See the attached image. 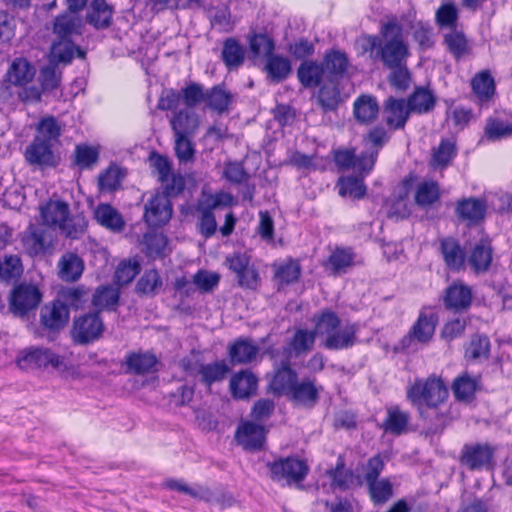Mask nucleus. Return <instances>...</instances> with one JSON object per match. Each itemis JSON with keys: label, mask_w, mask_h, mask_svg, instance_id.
Segmentation results:
<instances>
[{"label": "nucleus", "mask_w": 512, "mask_h": 512, "mask_svg": "<svg viewBox=\"0 0 512 512\" xmlns=\"http://www.w3.org/2000/svg\"><path fill=\"white\" fill-rule=\"evenodd\" d=\"M362 40L363 52L369 53L370 59L381 61L384 67L406 63L410 56L403 25L395 15L380 22L379 35H366Z\"/></svg>", "instance_id": "obj_1"}, {"label": "nucleus", "mask_w": 512, "mask_h": 512, "mask_svg": "<svg viewBox=\"0 0 512 512\" xmlns=\"http://www.w3.org/2000/svg\"><path fill=\"white\" fill-rule=\"evenodd\" d=\"M448 397V390L441 378L431 375L426 379H416L407 389V398L419 410L420 417L426 419L423 405L433 409L436 423L428 428V433L436 434L441 432L446 424V415L439 413L437 407L444 403Z\"/></svg>", "instance_id": "obj_2"}, {"label": "nucleus", "mask_w": 512, "mask_h": 512, "mask_svg": "<svg viewBox=\"0 0 512 512\" xmlns=\"http://www.w3.org/2000/svg\"><path fill=\"white\" fill-rule=\"evenodd\" d=\"M41 223L46 228L58 230L71 240L81 238L87 229V220L82 214H70L68 203L49 200L39 207Z\"/></svg>", "instance_id": "obj_3"}, {"label": "nucleus", "mask_w": 512, "mask_h": 512, "mask_svg": "<svg viewBox=\"0 0 512 512\" xmlns=\"http://www.w3.org/2000/svg\"><path fill=\"white\" fill-rule=\"evenodd\" d=\"M319 335H325L322 342L328 350L349 349L357 342L358 327L356 324L341 326L338 315L330 310H324L313 318Z\"/></svg>", "instance_id": "obj_4"}, {"label": "nucleus", "mask_w": 512, "mask_h": 512, "mask_svg": "<svg viewBox=\"0 0 512 512\" xmlns=\"http://www.w3.org/2000/svg\"><path fill=\"white\" fill-rule=\"evenodd\" d=\"M272 481L282 485H298L307 476L309 466L297 457H280L266 463Z\"/></svg>", "instance_id": "obj_5"}, {"label": "nucleus", "mask_w": 512, "mask_h": 512, "mask_svg": "<svg viewBox=\"0 0 512 512\" xmlns=\"http://www.w3.org/2000/svg\"><path fill=\"white\" fill-rule=\"evenodd\" d=\"M42 297V292L37 285L20 283L11 292L9 309L17 317H28L38 308Z\"/></svg>", "instance_id": "obj_6"}, {"label": "nucleus", "mask_w": 512, "mask_h": 512, "mask_svg": "<svg viewBox=\"0 0 512 512\" xmlns=\"http://www.w3.org/2000/svg\"><path fill=\"white\" fill-rule=\"evenodd\" d=\"M63 360L52 350L45 347H29L19 352L17 364L23 370H33L40 368H60Z\"/></svg>", "instance_id": "obj_7"}, {"label": "nucleus", "mask_w": 512, "mask_h": 512, "mask_svg": "<svg viewBox=\"0 0 512 512\" xmlns=\"http://www.w3.org/2000/svg\"><path fill=\"white\" fill-rule=\"evenodd\" d=\"M104 331V324L99 312L88 313L74 320L71 330L73 340L85 345L98 340Z\"/></svg>", "instance_id": "obj_8"}, {"label": "nucleus", "mask_w": 512, "mask_h": 512, "mask_svg": "<svg viewBox=\"0 0 512 512\" xmlns=\"http://www.w3.org/2000/svg\"><path fill=\"white\" fill-rule=\"evenodd\" d=\"M494 448L487 443H471L462 447L459 461L469 470L489 469L492 466Z\"/></svg>", "instance_id": "obj_9"}, {"label": "nucleus", "mask_w": 512, "mask_h": 512, "mask_svg": "<svg viewBox=\"0 0 512 512\" xmlns=\"http://www.w3.org/2000/svg\"><path fill=\"white\" fill-rule=\"evenodd\" d=\"M54 146L35 138L26 147L24 158L30 166L37 168L56 167L59 163V157L55 154Z\"/></svg>", "instance_id": "obj_10"}, {"label": "nucleus", "mask_w": 512, "mask_h": 512, "mask_svg": "<svg viewBox=\"0 0 512 512\" xmlns=\"http://www.w3.org/2000/svg\"><path fill=\"white\" fill-rule=\"evenodd\" d=\"M438 323V316L432 312L421 311L409 334L401 340L402 348H409L412 341L427 344L432 339Z\"/></svg>", "instance_id": "obj_11"}, {"label": "nucleus", "mask_w": 512, "mask_h": 512, "mask_svg": "<svg viewBox=\"0 0 512 512\" xmlns=\"http://www.w3.org/2000/svg\"><path fill=\"white\" fill-rule=\"evenodd\" d=\"M22 244L30 256H37L52 249L53 237L46 227L31 224L23 234Z\"/></svg>", "instance_id": "obj_12"}, {"label": "nucleus", "mask_w": 512, "mask_h": 512, "mask_svg": "<svg viewBox=\"0 0 512 512\" xmlns=\"http://www.w3.org/2000/svg\"><path fill=\"white\" fill-rule=\"evenodd\" d=\"M69 317L68 305L60 300H54L41 308L40 323L48 331L59 332L68 324Z\"/></svg>", "instance_id": "obj_13"}, {"label": "nucleus", "mask_w": 512, "mask_h": 512, "mask_svg": "<svg viewBox=\"0 0 512 512\" xmlns=\"http://www.w3.org/2000/svg\"><path fill=\"white\" fill-rule=\"evenodd\" d=\"M318 334L316 327L315 330L295 329L293 336L286 341V345L283 347L286 358L307 355L313 350Z\"/></svg>", "instance_id": "obj_14"}, {"label": "nucleus", "mask_w": 512, "mask_h": 512, "mask_svg": "<svg viewBox=\"0 0 512 512\" xmlns=\"http://www.w3.org/2000/svg\"><path fill=\"white\" fill-rule=\"evenodd\" d=\"M172 216V206L164 195L153 196L145 205L144 220L150 227L165 225Z\"/></svg>", "instance_id": "obj_15"}, {"label": "nucleus", "mask_w": 512, "mask_h": 512, "mask_svg": "<svg viewBox=\"0 0 512 512\" xmlns=\"http://www.w3.org/2000/svg\"><path fill=\"white\" fill-rule=\"evenodd\" d=\"M235 439L245 450H259L265 442V429L252 421H243L237 427Z\"/></svg>", "instance_id": "obj_16"}, {"label": "nucleus", "mask_w": 512, "mask_h": 512, "mask_svg": "<svg viewBox=\"0 0 512 512\" xmlns=\"http://www.w3.org/2000/svg\"><path fill=\"white\" fill-rule=\"evenodd\" d=\"M412 110L404 99L388 97L384 103L383 115L386 124L393 130L403 129Z\"/></svg>", "instance_id": "obj_17"}, {"label": "nucleus", "mask_w": 512, "mask_h": 512, "mask_svg": "<svg viewBox=\"0 0 512 512\" xmlns=\"http://www.w3.org/2000/svg\"><path fill=\"white\" fill-rule=\"evenodd\" d=\"M114 8L105 0H92L86 9L85 22L96 30L111 26Z\"/></svg>", "instance_id": "obj_18"}, {"label": "nucleus", "mask_w": 512, "mask_h": 512, "mask_svg": "<svg viewBox=\"0 0 512 512\" xmlns=\"http://www.w3.org/2000/svg\"><path fill=\"white\" fill-rule=\"evenodd\" d=\"M472 299L470 287L463 283H454L445 290L443 303L448 310L463 312L471 306Z\"/></svg>", "instance_id": "obj_19"}, {"label": "nucleus", "mask_w": 512, "mask_h": 512, "mask_svg": "<svg viewBox=\"0 0 512 512\" xmlns=\"http://www.w3.org/2000/svg\"><path fill=\"white\" fill-rule=\"evenodd\" d=\"M295 381H297V373L291 368L290 359L285 358L276 365L269 388L275 395H288Z\"/></svg>", "instance_id": "obj_20"}, {"label": "nucleus", "mask_w": 512, "mask_h": 512, "mask_svg": "<svg viewBox=\"0 0 512 512\" xmlns=\"http://www.w3.org/2000/svg\"><path fill=\"white\" fill-rule=\"evenodd\" d=\"M64 127V123L53 115H45L39 119L35 126L34 138L57 147L60 144Z\"/></svg>", "instance_id": "obj_21"}, {"label": "nucleus", "mask_w": 512, "mask_h": 512, "mask_svg": "<svg viewBox=\"0 0 512 512\" xmlns=\"http://www.w3.org/2000/svg\"><path fill=\"white\" fill-rule=\"evenodd\" d=\"M322 64L325 68L326 78L341 81L347 74L349 58L339 49L327 50L323 56Z\"/></svg>", "instance_id": "obj_22"}, {"label": "nucleus", "mask_w": 512, "mask_h": 512, "mask_svg": "<svg viewBox=\"0 0 512 512\" xmlns=\"http://www.w3.org/2000/svg\"><path fill=\"white\" fill-rule=\"evenodd\" d=\"M486 202L479 198H464L456 205V215L469 226L481 222L486 214Z\"/></svg>", "instance_id": "obj_23"}, {"label": "nucleus", "mask_w": 512, "mask_h": 512, "mask_svg": "<svg viewBox=\"0 0 512 512\" xmlns=\"http://www.w3.org/2000/svg\"><path fill=\"white\" fill-rule=\"evenodd\" d=\"M297 79L306 89L316 88L326 79L325 68L317 60H304L297 68Z\"/></svg>", "instance_id": "obj_24"}, {"label": "nucleus", "mask_w": 512, "mask_h": 512, "mask_svg": "<svg viewBox=\"0 0 512 512\" xmlns=\"http://www.w3.org/2000/svg\"><path fill=\"white\" fill-rule=\"evenodd\" d=\"M318 87L317 104L324 112L335 111L342 102L340 81L325 79Z\"/></svg>", "instance_id": "obj_25"}, {"label": "nucleus", "mask_w": 512, "mask_h": 512, "mask_svg": "<svg viewBox=\"0 0 512 512\" xmlns=\"http://www.w3.org/2000/svg\"><path fill=\"white\" fill-rule=\"evenodd\" d=\"M35 73L34 66L25 58H15L6 72L5 82L22 87L33 80Z\"/></svg>", "instance_id": "obj_26"}, {"label": "nucleus", "mask_w": 512, "mask_h": 512, "mask_svg": "<svg viewBox=\"0 0 512 512\" xmlns=\"http://www.w3.org/2000/svg\"><path fill=\"white\" fill-rule=\"evenodd\" d=\"M493 249L488 238H481L471 249L468 264L476 273L488 271L491 266Z\"/></svg>", "instance_id": "obj_27"}, {"label": "nucleus", "mask_w": 512, "mask_h": 512, "mask_svg": "<svg viewBox=\"0 0 512 512\" xmlns=\"http://www.w3.org/2000/svg\"><path fill=\"white\" fill-rule=\"evenodd\" d=\"M83 20L76 12L65 11L58 15L53 24V32L59 39H68L82 33Z\"/></svg>", "instance_id": "obj_28"}, {"label": "nucleus", "mask_w": 512, "mask_h": 512, "mask_svg": "<svg viewBox=\"0 0 512 512\" xmlns=\"http://www.w3.org/2000/svg\"><path fill=\"white\" fill-rule=\"evenodd\" d=\"M259 346L246 338H238L228 347V355L233 365L250 364L256 360Z\"/></svg>", "instance_id": "obj_29"}, {"label": "nucleus", "mask_w": 512, "mask_h": 512, "mask_svg": "<svg viewBox=\"0 0 512 512\" xmlns=\"http://www.w3.org/2000/svg\"><path fill=\"white\" fill-rule=\"evenodd\" d=\"M263 71L272 83L285 81L292 73V64L288 57L273 54L265 59Z\"/></svg>", "instance_id": "obj_30"}, {"label": "nucleus", "mask_w": 512, "mask_h": 512, "mask_svg": "<svg viewBox=\"0 0 512 512\" xmlns=\"http://www.w3.org/2000/svg\"><path fill=\"white\" fill-rule=\"evenodd\" d=\"M480 376H473L464 372L457 376L452 383V392L456 400L460 402H471L476 391L480 388Z\"/></svg>", "instance_id": "obj_31"}, {"label": "nucleus", "mask_w": 512, "mask_h": 512, "mask_svg": "<svg viewBox=\"0 0 512 512\" xmlns=\"http://www.w3.org/2000/svg\"><path fill=\"white\" fill-rule=\"evenodd\" d=\"M410 413L401 410L398 406L387 408V415L381 428L388 434L400 436L409 431Z\"/></svg>", "instance_id": "obj_32"}, {"label": "nucleus", "mask_w": 512, "mask_h": 512, "mask_svg": "<svg viewBox=\"0 0 512 512\" xmlns=\"http://www.w3.org/2000/svg\"><path fill=\"white\" fill-rule=\"evenodd\" d=\"M288 395L298 405L313 407L319 399V390L315 386L314 381L304 379L300 383L295 381Z\"/></svg>", "instance_id": "obj_33"}, {"label": "nucleus", "mask_w": 512, "mask_h": 512, "mask_svg": "<svg viewBox=\"0 0 512 512\" xmlns=\"http://www.w3.org/2000/svg\"><path fill=\"white\" fill-rule=\"evenodd\" d=\"M84 271V262L73 252L64 253L58 262V275L66 282L77 281Z\"/></svg>", "instance_id": "obj_34"}, {"label": "nucleus", "mask_w": 512, "mask_h": 512, "mask_svg": "<svg viewBox=\"0 0 512 512\" xmlns=\"http://www.w3.org/2000/svg\"><path fill=\"white\" fill-rule=\"evenodd\" d=\"M440 251L445 264L451 270H460L465 263V252L459 242L447 237L440 240Z\"/></svg>", "instance_id": "obj_35"}, {"label": "nucleus", "mask_w": 512, "mask_h": 512, "mask_svg": "<svg viewBox=\"0 0 512 512\" xmlns=\"http://www.w3.org/2000/svg\"><path fill=\"white\" fill-rule=\"evenodd\" d=\"M157 363V357L149 352H130L125 357L127 372L137 375L153 371Z\"/></svg>", "instance_id": "obj_36"}, {"label": "nucleus", "mask_w": 512, "mask_h": 512, "mask_svg": "<svg viewBox=\"0 0 512 512\" xmlns=\"http://www.w3.org/2000/svg\"><path fill=\"white\" fill-rule=\"evenodd\" d=\"M257 378L249 371H241L230 379L232 395L238 399H245L257 390Z\"/></svg>", "instance_id": "obj_37"}, {"label": "nucleus", "mask_w": 512, "mask_h": 512, "mask_svg": "<svg viewBox=\"0 0 512 512\" xmlns=\"http://www.w3.org/2000/svg\"><path fill=\"white\" fill-rule=\"evenodd\" d=\"M170 123L175 135L193 136L199 127V118L195 112L182 109L174 114Z\"/></svg>", "instance_id": "obj_38"}, {"label": "nucleus", "mask_w": 512, "mask_h": 512, "mask_svg": "<svg viewBox=\"0 0 512 512\" xmlns=\"http://www.w3.org/2000/svg\"><path fill=\"white\" fill-rule=\"evenodd\" d=\"M436 104V96L431 90L417 87L408 97L407 105L412 113L425 114L433 110Z\"/></svg>", "instance_id": "obj_39"}, {"label": "nucleus", "mask_w": 512, "mask_h": 512, "mask_svg": "<svg viewBox=\"0 0 512 512\" xmlns=\"http://www.w3.org/2000/svg\"><path fill=\"white\" fill-rule=\"evenodd\" d=\"M379 113V105L375 97L362 95L354 102V115L360 123L373 122Z\"/></svg>", "instance_id": "obj_40"}, {"label": "nucleus", "mask_w": 512, "mask_h": 512, "mask_svg": "<svg viewBox=\"0 0 512 512\" xmlns=\"http://www.w3.org/2000/svg\"><path fill=\"white\" fill-rule=\"evenodd\" d=\"M491 343L484 334H474L465 345V358L471 361H482L489 358Z\"/></svg>", "instance_id": "obj_41"}, {"label": "nucleus", "mask_w": 512, "mask_h": 512, "mask_svg": "<svg viewBox=\"0 0 512 512\" xmlns=\"http://www.w3.org/2000/svg\"><path fill=\"white\" fill-rule=\"evenodd\" d=\"M95 218L100 225L114 232H120L125 225L121 214L109 204L98 205Z\"/></svg>", "instance_id": "obj_42"}, {"label": "nucleus", "mask_w": 512, "mask_h": 512, "mask_svg": "<svg viewBox=\"0 0 512 512\" xmlns=\"http://www.w3.org/2000/svg\"><path fill=\"white\" fill-rule=\"evenodd\" d=\"M221 57L230 70L238 68L244 62L245 50L238 40L227 38L223 43Z\"/></svg>", "instance_id": "obj_43"}, {"label": "nucleus", "mask_w": 512, "mask_h": 512, "mask_svg": "<svg viewBox=\"0 0 512 512\" xmlns=\"http://www.w3.org/2000/svg\"><path fill=\"white\" fill-rule=\"evenodd\" d=\"M440 187L436 181H423L415 190V203L422 207H430L440 199Z\"/></svg>", "instance_id": "obj_44"}, {"label": "nucleus", "mask_w": 512, "mask_h": 512, "mask_svg": "<svg viewBox=\"0 0 512 512\" xmlns=\"http://www.w3.org/2000/svg\"><path fill=\"white\" fill-rule=\"evenodd\" d=\"M328 476L332 481V486L340 490H348L355 483V475L352 470L345 469L344 459L339 456L336 466L327 471Z\"/></svg>", "instance_id": "obj_45"}, {"label": "nucleus", "mask_w": 512, "mask_h": 512, "mask_svg": "<svg viewBox=\"0 0 512 512\" xmlns=\"http://www.w3.org/2000/svg\"><path fill=\"white\" fill-rule=\"evenodd\" d=\"M354 264V254L349 248H337L329 256L327 267L333 275L346 273Z\"/></svg>", "instance_id": "obj_46"}, {"label": "nucleus", "mask_w": 512, "mask_h": 512, "mask_svg": "<svg viewBox=\"0 0 512 512\" xmlns=\"http://www.w3.org/2000/svg\"><path fill=\"white\" fill-rule=\"evenodd\" d=\"M120 298V291L112 285L100 286L93 294L92 304L99 310H114Z\"/></svg>", "instance_id": "obj_47"}, {"label": "nucleus", "mask_w": 512, "mask_h": 512, "mask_svg": "<svg viewBox=\"0 0 512 512\" xmlns=\"http://www.w3.org/2000/svg\"><path fill=\"white\" fill-rule=\"evenodd\" d=\"M364 177L346 176L339 178L337 186L339 195L342 197H350L352 199H362L366 195V185L363 181Z\"/></svg>", "instance_id": "obj_48"}, {"label": "nucleus", "mask_w": 512, "mask_h": 512, "mask_svg": "<svg viewBox=\"0 0 512 512\" xmlns=\"http://www.w3.org/2000/svg\"><path fill=\"white\" fill-rule=\"evenodd\" d=\"M232 95L222 85L206 90V106L213 111L223 113L228 110Z\"/></svg>", "instance_id": "obj_49"}, {"label": "nucleus", "mask_w": 512, "mask_h": 512, "mask_svg": "<svg viewBox=\"0 0 512 512\" xmlns=\"http://www.w3.org/2000/svg\"><path fill=\"white\" fill-rule=\"evenodd\" d=\"M164 485L166 488L170 490H175L178 491L179 493L189 495L190 497L196 500L210 501L212 498V492L210 491V489L199 485L196 487H191L182 480L167 479L164 482Z\"/></svg>", "instance_id": "obj_50"}, {"label": "nucleus", "mask_w": 512, "mask_h": 512, "mask_svg": "<svg viewBox=\"0 0 512 512\" xmlns=\"http://www.w3.org/2000/svg\"><path fill=\"white\" fill-rule=\"evenodd\" d=\"M371 501L375 505H383L393 496V485L388 478H382L366 484Z\"/></svg>", "instance_id": "obj_51"}, {"label": "nucleus", "mask_w": 512, "mask_h": 512, "mask_svg": "<svg viewBox=\"0 0 512 512\" xmlns=\"http://www.w3.org/2000/svg\"><path fill=\"white\" fill-rule=\"evenodd\" d=\"M53 56L62 63H70L74 58V53L77 52L79 58H85L86 52L80 47H76L74 43L68 39H59L58 42L52 45Z\"/></svg>", "instance_id": "obj_52"}, {"label": "nucleus", "mask_w": 512, "mask_h": 512, "mask_svg": "<svg viewBox=\"0 0 512 512\" xmlns=\"http://www.w3.org/2000/svg\"><path fill=\"white\" fill-rule=\"evenodd\" d=\"M140 271L141 265L137 259L123 260L116 267L114 281L118 286L128 285Z\"/></svg>", "instance_id": "obj_53"}, {"label": "nucleus", "mask_w": 512, "mask_h": 512, "mask_svg": "<svg viewBox=\"0 0 512 512\" xmlns=\"http://www.w3.org/2000/svg\"><path fill=\"white\" fill-rule=\"evenodd\" d=\"M456 156L455 144L450 140H442L434 149L430 164L434 169H444Z\"/></svg>", "instance_id": "obj_54"}, {"label": "nucleus", "mask_w": 512, "mask_h": 512, "mask_svg": "<svg viewBox=\"0 0 512 512\" xmlns=\"http://www.w3.org/2000/svg\"><path fill=\"white\" fill-rule=\"evenodd\" d=\"M229 371L230 368L224 360L203 364L200 370L201 381L210 386L215 382H220L225 379Z\"/></svg>", "instance_id": "obj_55"}, {"label": "nucleus", "mask_w": 512, "mask_h": 512, "mask_svg": "<svg viewBox=\"0 0 512 512\" xmlns=\"http://www.w3.org/2000/svg\"><path fill=\"white\" fill-rule=\"evenodd\" d=\"M196 212L199 214L197 222L199 233L205 238L212 237L217 231V222L213 214V210L198 201L196 205Z\"/></svg>", "instance_id": "obj_56"}, {"label": "nucleus", "mask_w": 512, "mask_h": 512, "mask_svg": "<svg viewBox=\"0 0 512 512\" xmlns=\"http://www.w3.org/2000/svg\"><path fill=\"white\" fill-rule=\"evenodd\" d=\"M99 159V151L87 144H78L73 154V164L81 170L90 169Z\"/></svg>", "instance_id": "obj_57"}, {"label": "nucleus", "mask_w": 512, "mask_h": 512, "mask_svg": "<svg viewBox=\"0 0 512 512\" xmlns=\"http://www.w3.org/2000/svg\"><path fill=\"white\" fill-rule=\"evenodd\" d=\"M471 86L480 100L490 99L495 92L494 79L487 71L476 74L471 81Z\"/></svg>", "instance_id": "obj_58"}, {"label": "nucleus", "mask_w": 512, "mask_h": 512, "mask_svg": "<svg viewBox=\"0 0 512 512\" xmlns=\"http://www.w3.org/2000/svg\"><path fill=\"white\" fill-rule=\"evenodd\" d=\"M444 43L455 59H460L469 51L467 38L462 31L452 29L444 35Z\"/></svg>", "instance_id": "obj_59"}, {"label": "nucleus", "mask_w": 512, "mask_h": 512, "mask_svg": "<svg viewBox=\"0 0 512 512\" xmlns=\"http://www.w3.org/2000/svg\"><path fill=\"white\" fill-rule=\"evenodd\" d=\"M387 68L390 70V73L387 76L390 86L397 91H406L410 87L412 80L407 62L395 67Z\"/></svg>", "instance_id": "obj_60"}, {"label": "nucleus", "mask_w": 512, "mask_h": 512, "mask_svg": "<svg viewBox=\"0 0 512 512\" xmlns=\"http://www.w3.org/2000/svg\"><path fill=\"white\" fill-rule=\"evenodd\" d=\"M162 287V279L156 269L144 272L136 284V292L143 295H154Z\"/></svg>", "instance_id": "obj_61"}, {"label": "nucleus", "mask_w": 512, "mask_h": 512, "mask_svg": "<svg viewBox=\"0 0 512 512\" xmlns=\"http://www.w3.org/2000/svg\"><path fill=\"white\" fill-rule=\"evenodd\" d=\"M183 103L187 108H194L206 102V90L203 85L191 82L181 89Z\"/></svg>", "instance_id": "obj_62"}, {"label": "nucleus", "mask_w": 512, "mask_h": 512, "mask_svg": "<svg viewBox=\"0 0 512 512\" xmlns=\"http://www.w3.org/2000/svg\"><path fill=\"white\" fill-rule=\"evenodd\" d=\"M250 50L256 56H263L265 59L275 54V42L267 34H254L249 40Z\"/></svg>", "instance_id": "obj_63"}, {"label": "nucleus", "mask_w": 512, "mask_h": 512, "mask_svg": "<svg viewBox=\"0 0 512 512\" xmlns=\"http://www.w3.org/2000/svg\"><path fill=\"white\" fill-rule=\"evenodd\" d=\"M485 135L488 140L497 141L512 135V124L499 119L490 118L485 127Z\"/></svg>", "instance_id": "obj_64"}]
</instances>
